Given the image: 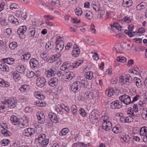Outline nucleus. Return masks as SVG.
Listing matches in <instances>:
<instances>
[{
    "label": "nucleus",
    "mask_w": 147,
    "mask_h": 147,
    "mask_svg": "<svg viewBox=\"0 0 147 147\" xmlns=\"http://www.w3.org/2000/svg\"><path fill=\"white\" fill-rule=\"evenodd\" d=\"M76 13L78 16L81 15L82 13V11L80 8L77 9L75 11Z\"/></svg>",
    "instance_id": "62"
},
{
    "label": "nucleus",
    "mask_w": 147,
    "mask_h": 147,
    "mask_svg": "<svg viewBox=\"0 0 147 147\" xmlns=\"http://www.w3.org/2000/svg\"><path fill=\"white\" fill-rule=\"evenodd\" d=\"M71 110L73 115H76L77 114V108L76 106L75 105H72L71 107Z\"/></svg>",
    "instance_id": "47"
},
{
    "label": "nucleus",
    "mask_w": 147,
    "mask_h": 147,
    "mask_svg": "<svg viewBox=\"0 0 147 147\" xmlns=\"http://www.w3.org/2000/svg\"><path fill=\"white\" fill-rule=\"evenodd\" d=\"M56 69L55 68L50 69L46 72L47 76L48 77H50L54 76L56 74Z\"/></svg>",
    "instance_id": "22"
},
{
    "label": "nucleus",
    "mask_w": 147,
    "mask_h": 147,
    "mask_svg": "<svg viewBox=\"0 0 147 147\" xmlns=\"http://www.w3.org/2000/svg\"><path fill=\"white\" fill-rule=\"evenodd\" d=\"M17 100H14L13 98H11V102H10V111L12 110H11L15 108L17 104Z\"/></svg>",
    "instance_id": "25"
},
{
    "label": "nucleus",
    "mask_w": 147,
    "mask_h": 147,
    "mask_svg": "<svg viewBox=\"0 0 147 147\" xmlns=\"http://www.w3.org/2000/svg\"><path fill=\"white\" fill-rule=\"evenodd\" d=\"M9 28L6 29L5 31L3 32V36L5 38H9Z\"/></svg>",
    "instance_id": "58"
},
{
    "label": "nucleus",
    "mask_w": 147,
    "mask_h": 147,
    "mask_svg": "<svg viewBox=\"0 0 147 147\" xmlns=\"http://www.w3.org/2000/svg\"><path fill=\"white\" fill-rule=\"evenodd\" d=\"M35 132V129L34 128H29L23 130V134L25 136L30 137L33 135Z\"/></svg>",
    "instance_id": "7"
},
{
    "label": "nucleus",
    "mask_w": 147,
    "mask_h": 147,
    "mask_svg": "<svg viewBox=\"0 0 147 147\" xmlns=\"http://www.w3.org/2000/svg\"><path fill=\"white\" fill-rule=\"evenodd\" d=\"M34 95L36 98L41 100H43L45 98V96L43 94H41L40 92L37 91L34 92Z\"/></svg>",
    "instance_id": "26"
},
{
    "label": "nucleus",
    "mask_w": 147,
    "mask_h": 147,
    "mask_svg": "<svg viewBox=\"0 0 147 147\" xmlns=\"http://www.w3.org/2000/svg\"><path fill=\"white\" fill-rule=\"evenodd\" d=\"M58 78L56 77H53L51 78L49 81V84L51 86H54L58 83Z\"/></svg>",
    "instance_id": "20"
},
{
    "label": "nucleus",
    "mask_w": 147,
    "mask_h": 147,
    "mask_svg": "<svg viewBox=\"0 0 147 147\" xmlns=\"http://www.w3.org/2000/svg\"><path fill=\"white\" fill-rule=\"evenodd\" d=\"M124 32L125 34L128 35L130 37H131L133 36V33L128 30H125Z\"/></svg>",
    "instance_id": "60"
},
{
    "label": "nucleus",
    "mask_w": 147,
    "mask_h": 147,
    "mask_svg": "<svg viewBox=\"0 0 147 147\" xmlns=\"http://www.w3.org/2000/svg\"><path fill=\"white\" fill-rule=\"evenodd\" d=\"M70 66V65L69 63L65 62L63 63L62 65L61 66L60 69L61 70L64 71L69 68Z\"/></svg>",
    "instance_id": "34"
},
{
    "label": "nucleus",
    "mask_w": 147,
    "mask_h": 147,
    "mask_svg": "<svg viewBox=\"0 0 147 147\" xmlns=\"http://www.w3.org/2000/svg\"><path fill=\"white\" fill-rule=\"evenodd\" d=\"M0 22L2 26H8L9 24L8 20L6 21L3 18H1L0 20Z\"/></svg>",
    "instance_id": "46"
},
{
    "label": "nucleus",
    "mask_w": 147,
    "mask_h": 147,
    "mask_svg": "<svg viewBox=\"0 0 147 147\" xmlns=\"http://www.w3.org/2000/svg\"><path fill=\"white\" fill-rule=\"evenodd\" d=\"M117 59L118 61L123 63L125 62L127 60L125 57L122 56L117 57Z\"/></svg>",
    "instance_id": "48"
},
{
    "label": "nucleus",
    "mask_w": 147,
    "mask_h": 147,
    "mask_svg": "<svg viewBox=\"0 0 147 147\" xmlns=\"http://www.w3.org/2000/svg\"><path fill=\"white\" fill-rule=\"evenodd\" d=\"M140 96L138 94H137L136 96H134L133 98L132 101H131V103H133L134 102L138 100H139L140 98Z\"/></svg>",
    "instance_id": "61"
},
{
    "label": "nucleus",
    "mask_w": 147,
    "mask_h": 147,
    "mask_svg": "<svg viewBox=\"0 0 147 147\" xmlns=\"http://www.w3.org/2000/svg\"><path fill=\"white\" fill-rule=\"evenodd\" d=\"M46 82L45 78L42 77H40L38 78L36 83L38 86L42 87L45 85Z\"/></svg>",
    "instance_id": "11"
},
{
    "label": "nucleus",
    "mask_w": 147,
    "mask_h": 147,
    "mask_svg": "<svg viewBox=\"0 0 147 147\" xmlns=\"http://www.w3.org/2000/svg\"><path fill=\"white\" fill-rule=\"evenodd\" d=\"M12 75L13 76V78L15 79H16L19 78L20 76V74L17 73V72L15 71L12 72Z\"/></svg>",
    "instance_id": "55"
},
{
    "label": "nucleus",
    "mask_w": 147,
    "mask_h": 147,
    "mask_svg": "<svg viewBox=\"0 0 147 147\" xmlns=\"http://www.w3.org/2000/svg\"><path fill=\"white\" fill-rule=\"evenodd\" d=\"M18 5L16 3H13L10 5V13H15L16 11L15 9H17Z\"/></svg>",
    "instance_id": "23"
},
{
    "label": "nucleus",
    "mask_w": 147,
    "mask_h": 147,
    "mask_svg": "<svg viewBox=\"0 0 147 147\" xmlns=\"http://www.w3.org/2000/svg\"><path fill=\"white\" fill-rule=\"evenodd\" d=\"M146 111V113L143 112L142 114V117L145 120H147V109H145L144 110Z\"/></svg>",
    "instance_id": "64"
},
{
    "label": "nucleus",
    "mask_w": 147,
    "mask_h": 147,
    "mask_svg": "<svg viewBox=\"0 0 147 147\" xmlns=\"http://www.w3.org/2000/svg\"><path fill=\"white\" fill-rule=\"evenodd\" d=\"M56 58L54 55L51 57L48 61V62L49 63H52L54 62L56 60Z\"/></svg>",
    "instance_id": "57"
},
{
    "label": "nucleus",
    "mask_w": 147,
    "mask_h": 147,
    "mask_svg": "<svg viewBox=\"0 0 147 147\" xmlns=\"http://www.w3.org/2000/svg\"><path fill=\"white\" fill-rule=\"evenodd\" d=\"M93 74V72L91 71L87 72L86 74L87 78L88 79H91L92 78Z\"/></svg>",
    "instance_id": "56"
},
{
    "label": "nucleus",
    "mask_w": 147,
    "mask_h": 147,
    "mask_svg": "<svg viewBox=\"0 0 147 147\" xmlns=\"http://www.w3.org/2000/svg\"><path fill=\"white\" fill-rule=\"evenodd\" d=\"M49 2L51 5L56 6H59L60 5V2L58 0H50Z\"/></svg>",
    "instance_id": "37"
},
{
    "label": "nucleus",
    "mask_w": 147,
    "mask_h": 147,
    "mask_svg": "<svg viewBox=\"0 0 147 147\" xmlns=\"http://www.w3.org/2000/svg\"><path fill=\"white\" fill-rule=\"evenodd\" d=\"M20 119H18L16 116L14 115H13L11 116L10 120L11 122L13 125H17L19 124Z\"/></svg>",
    "instance_id": "21"
},
{
    "label": "nucleus",
    "mask_w": 147,
    "mask_h": 147,
    "mask_svg": "<svg viewBox=\"0 0 147 147\" xmlns=\"http://www.w3.org/2000/svg\"><path fill=\"white\" fill-rule=\"evenodd\" d=\"M122 106V104L121 100H117L111 103V107L113 109H119Z\"/></svg>",
    "instance_id": "6"
},
{
    "label": "nucleus",
    "mask_w": 147,
    "mask_h": 147,
    "mask_svg": "<svg viewBox=\"0 0 147 147\" xmlns=\"http://www.w3.org/2000/svg\"><path fill=\"white\" fill-rule=\"evenodd\" d=\"M90 121L93 124H96L98 121V117H95L89 119Z\"/></svg>",
    "instance_id": "52"
},
{
    "label": "nucleus",
    "mask_w": 147,
    "mask_h": 147,
    "mask_svg": "<svg viewBox=\"0 0 147 147\" xmlns=\"http://www.w3.org/2000/svg\"><path fill=\"white\" fill-rule=\"evenodd\" d=\"M17 43L16 42H12L10 43V48L11 49H14L17 46Z\"/></svg>",
    "instance_id": "51"
},
{
    "label": "nucleus",
    "mask_w": 147,
    "mask_h": 147,
    "mask_svg": "<svg viewBox=\"0 0 147 147\" xmlns=\"http://www.w3.org/2000/svg\"><path fill=\"white\" fill-rule=\"evenodd\" d=\"M83 62V61H75L74 63L72 64L73 67L74 68L77 67L81 63Z\"/></svg>",
    "instance_id": "44"
},
{
    "label": "nucleus",
    "mask_w": 147,
    "mask_h": 147,
    "mask_svg": "<svg viewBox=\"0 0 147 147\" xmlns=\"http://www.w3.org/2000/svg\"><path fill=\"white\" fill-rule=\"evenodd\" d=\"M134 81L138 88H140L141 87L142 83L141 80L140 79L138 78L135 77L134 78Z\"/></svg>",
    "instance_id": "27"
},
{
    "label": "nucleus",
    "mask_w": 147,
    "mask_h": 147,
    "mask_svg": "<svg viewBox=\"0 0 147 147\" xmlns=\"http://www.w3.org/2000/svg\"><path fill=\"white\" fill-rule=\"evenodd\" d=\"M0 86H3V87H8L9 86V85L8 84H6L3 80L0 79Z\"/></svg>",
    "instance_id": "59"
},
{
    "label": "nucleus",
    "mask_w": 147,
    "mask_h": 147,
    "mask_svg": "<svg viewBox=\"0 0 147 147\" xmlns=\"http://www.w3.org/2000/svg\"><path fill=\"white\" fill-rule=\"evenodd\" d=\"M18 125L21 128L26 127L28 125V119L26 116H24L22 118L19 119Z\"/></svg>",
    "instance_id": "4"
},
{
    "label": "nucleus",
    "mask_w": 147,
    "mask_h": 147,
    "mask_svg": "<svg viewBox=\"0 0 147 147\" xmlns=\"http://www.w3.org/2000/svg\"><path fill=\"white\" fill-rule=\"evenodd\" d=\"M27 76L29 78H32L34 75L35 73L32 71H28L26 74Z\"/></svg>",
    "instance_id": "54"
},
{
    "label": "nucleus",
    "mask_w": 147,
    "mask_h": 147,
    "mask_svg": "<svg viewBox=\"0 0 147 147\" xmlns=\"http://www.w3.org/2000/svg\"><path fill=\"white\" fill-rule=\"evenodd\" d=\"M56 45L55 47L56 51L59 53L61 51L64 47V44L62 43H57L56 41Z\"/></svg>",
    "instance_id": "19"
},
{
    "label": "nucleus",
    "mask_w": 147,
    "mask_h": 147,
    "mask_svg": "<svg viewBox=\"0 0 147 147\" xmlns=\"http://www.w3.org/2000/svg\"><path fill=\"white\" fill-rule=\"evenodd\" d=\"M108 117H102L104 122L102 123V127L103 129L106 130H109L112 127V124L111 122L107 120Z\"/></svg>",
    "instance_id": "1"
},
{
    "label": "nucleus",
    "mask_w": 147,
    "mask_h": 147,
    "mask_svg": "<svg viewBox=\"0 0 147 147\" xmlns=\"http://www.w3.org/2000/svg\"><path fill=\"white\" fill-rule=\"evenodd\" d=\"M30 88L29 85L28 84L22 85L19 88V90L22 92L28 93L29 90Z\"/></svg>",
    "instance_id": "17"
},
{
    "label": "nucleus",
    "mask_w": 147,
    "mask_h": 147,
    "mask_svg": "<svg viewBox=\"0 0 147 147\" xmlns=\"http://www.w3.org/2000/svg\"><path fill=\"white\" fill-rule=\"evenodd\" d=\"M92 7L96 11H98L100 10V6L99 3L94 4L92 5Z\"/></svg>",
    "instance_id": "42"
},
{
    "label": "nucleus",
    "mask_w": 147,
    "mask_h": 147,
    "mask_svg": "<svg viewBox=\"0 0 147 147\" xmlns=\"http://www.w3.org/2000/svg\"><path fill=\"white\" fill-rule=\"evenodd\" d=\"M40 7L43 9L46 10H52L53 9V7L51 6L48 5H47L45 3H43L40 5Z\"/></svg>",
    "instance_id": "24"
},
{
    "label": "nucleus",
    "mask_w": 147,
    "mask_h": 147,
    "mask_svg": "<svg viewBox=\"0 0 147 147\" xmlns=\"http://www.w3.org/2000/svg\"><path fill=\"white\" fill-rule=\"evenodd\" d=\"M8 59H9V58L2 59V60L4 62V63L0 64V70L5 72L9 71V66L7 65H9V63L8 62Z\"/></svg>",
    "instance_id": "2"
},
{
    "label": "nucleus",
    "mask_w": 147,
    "mask_h": 147,
    "mask_svg": "<svg viewBox=\"0 0 147 147\" xmlns=\"http://www.w3.org/2000/svg\"><path fill=\"white\" fill-rule=\"evenodd\" d=\"M119 99L121 102H123L126 105L131 103L130 97L126 94L121 96L119 97Z\"/></svg>",
    "instance_id": "3"
},
{
    "label": "nucleus",
    "mask_w": 147,
    "mask_h": 147,
    "mask_svg": "<svg viewBox=\"0 0 147 147\" xmlns=\"http://www.w3.org/2000/svg\"><path fill=\"white\" fill-rule=\"evenodd\" d=\"M80 84V82L79 81L74 82L71 86V90L75 93L76 92L78 89V86Z\"/></svg>",
    "instance_id": "10"
},
{
    "label": "nucleus",
    "mask_w": 147,
    "mask_h": 147,
    "mask_svg": "<svg viewBox=\"0 0 147 147\" xmlns=\"http://www.w3.org/2000/svg\"><path fill=\"white\" fill-rule=\"evenodd\" d=\"M48 116L49 118L50 119L51 122L55 123H57L58 122L57 117L55 113H50L48 115Z\"/></svg>",
    "instance_id": "14"
},
{
    "label": "nucleus",
    "mask_w": 147,
    "mask_h": 147,
    "mask_svg": "<svg viewBox=\"0 0 147 147\" xmlns=\"http://www.w3.org/2000/svg\"><path fill=\"white\" fill-rule=\"evenodd\" d=\"M130 139V138L128 135H125L123 137H121V140L122 142H128Z\"/></svg>",
    "instance_id": "39"
},
{
    "label": "nucleus",
    "mask_w": 147,
    "mask_h": 147,
    "mask_svg": "<svg viewBox=\"0 0 147 147\" xmlns=\"http://www.w3.org/2000/svg\"><path fill=\"white\" fill-rule=\"evenodd\" d=\"M1 145L3 146H5L7 145L8 144L9 142V139H4L1 141Z\"/></svg>",
    "instance_id": "53"
},
{
    "label": "nucleus",
    "mask_w": 147,
    "mask_h": 147,
    "mask_svg": "<svg viewBox=\"0 0 147 147\" xmlns=\"http://www.w3.org/2000/svg\"><path fill=\"white\" fill-rule=\"evenodd\" d=\"M49 142V140L47 139L39 142L40 146L42 147H46Z\"/></svg>",
    "instance_id": "38"
},
{
    "label": "nucleus",
    "mask_w": 147,
    "mask_h": 147,
    "mask_svg": "<svg viewBox=\"0 0 147 147\" xmlns=\"http://www.w3.org/2000/svg\"><path fill=\"white\" fill-rule=\"evenodd\" d=\"M1 127L3 129L1 130V132L5 136H9V131L7 130V127L5 123H3L1 124Z\"/></svg>",
    "instance_id": "15"
},
{
    "label": "nucleus",
    "mask_w": 147,
    "mask_h": 147,
    "mask_svg": "<svg viewBox=\"0 0 147 147\" xmlns=\"http://www.w3.org/2000/svg\"><path fill=\"white\" fill-rule=\"evenodd\" d=\"M80 51L79 49H77V50H73L72 52V55L74 57H77L80 54Z\"/></svg>",
    "instance_id": "41"
},
{
    "label": "nucleus",
    "mask_w": 147,
    "mask_h": 147,
    "mask_svg": "<svg viewBox=\"0 0 147 147\" xmlns=\"http://www.w3.org/2000/svg\"><path fill=\"white\" fill-rule=\"evenodd\" d=\"M46 135L44 134H42L39 135L38 138L37 139L38 141V142H40L42 140L45 139Z\"/></svg>",
    "instance_id": "50"
},
{
    "label": "nucleus",
    "mask_w": 147,
    "mask_h": 147,
    "mask_svg": "<svg viewBox=\"0 0 147 147\" xmlns=\"http://www.w3.org/2000/svg\"><path fill=\"white\" fill-rule=\"evenodd\" d=\"M38 122L41 124H43L45 122V116L43 112H38L36 114Z\"/></svg>",
    "instance_id": "12"
},
{
    "label": "nucleus",
    "mask_w": 147,
    "mask_h": 147,
    "mask_svg": "<svg viewBox=\"0 0 147 147\" xmlns=\"http://www.w3.org/2000/svg\"><path fill=\"white\" fill-rule=\"evenodd\" d=\"M80 114L83 117L86 116V113L85 110L82 108H81L79 111Z\"/></svg>",
    "instance_id": "63"
},
{
    "label": "nucleus",
    "mask_w": 147,
    "mask_h": 147,
    "mask_svg": "<svg viewBox=\"0 0 147 147\" xmlns=\"http://www.w3.org/2000/svg\"><path fill=\"white\" fill-rule=\"evenodd\" d=\"M120 120L123 123H130L133 121L132 118L131 117H122L120 118Z\"/></svg>",
    "instance_id": "18"
},
{
    "label": "nucleus",
    "mask_w": 147,
    "mask_h": 147,
    "mask_svg": "<svg viewBox=\"0 0 147 147\" xmlns=\"http://www.w3.org/2000/svg\"><path fill=\"white\" fill-rule=\"evenodd\" d=\"M28 35L30 37H38V35L36 33L35 28L33 26H30L28 29Z\"/></svg>",
    "instance_id": "9"
},
{
    "label": "nucleus",
    "mask_w": 147,
    "mask_h": 147,
    "mask_svg": "<svg viewBox=\"0 0 147 147\" xmlns=\"http://www.w3.org/2000/svg\"><path fill=\"white\" fill-rule=\"evenodd\" d=\"M26 69L25 66L22 65H19L17 67L16 70L17 71L20 73L24 72Z\"/></svg>",
    "instance_id": "29"
},
{
    "label": "nucleus",
    "mask_w": 147,
    "mask_h": 147,
    "mask_svg": "<svg viewBox=\"0 0 147 147\" xmlns=\"http://www.w3.org/2000/svg\"><path fill=\"white\" fill-rule=\"evenodd\" d=\"M16 16L22 20H26L27 17L26 9H24L22 10L18 11L16 13Z\"/></svg>",
    "instance_id": "8"
},
{
    "label": "nucleus",
    "mask_w": 147,
    "mask_h": 147,
    "mask_svg": "<svg viewBox=\"0 0 147 147\" xmlns=\"http://www.w3.org/2000/svg\"><path fill=\"white\" fill-rule=\"evenodd\" d=\"M132 3L131 0H123L122 4L124 7H129L131 5Z\"/></svg>",
    "instance_id": "28"
},
{
    "label": "nucleus",
    "mask_w": 147,
    "mask_h": 147,
    "mask_svg": "<svg viewBox=\"0 0 147 147\" xmlns=\"http://www.w3.org/2000/svg\"><path fill=\"white\" fill-rule=\"evenodd\" d=\"M34 104L40 107H44L46 105L45 103L43 102L41 100L35 102Z\"/></svg>",
    "instance_id": "43"
},
{
    "label": "nucleus",
    "mask_w": 147,
    "mask_h": 147,
    "mask_svg": "<svg viewBox=\"0 0 147 147\" xmlns=\"http://www.w3.org/2000/svg\"><path fill=\"white\" fill-rule=\"evenodd\" d=\"M11 19V21L10 22H11L13 24H19V21L18 19L15 18L13 16H10V19Z\"/></svg>",
    "instance_id": "36"
},
{
    "label": "nucleus",
    "mask_w": 147,
    "mask_h": 147,
    "mask_svg": "<svg viewBox=\"0 0 147 147\" xmlns=\"http://www.w3.org/2000/svg\"><path fill=\"white\" fill-rule=\"evenodd\" d=\"M29 63L30 66L32 68H37L38 67L39 65L38 61L36 59L34 58L31 59Z\"/></svg>",
    "instance_id": "13"
},
{
    "label": "nucleus",
    "mask_w": 147,
    "mask_h": 147,
    "mask_svg": "<svg viewBox=\"0 0 147 147\" xmlns=\"http://www.w3.org/2000/svg\"><path fill=\"white\" fill-rule=\"evenodd\" d=\"M54 43L53 41H49L45 45V48L46 50L50 51L54 48Z\"/></svg>",
    "instance_id": "16"
},
{
    "label": "nucleus",
    "mask_w": 147,
    "mask_h": 147,
    "mask_svg": "<svg viewBox=\"0 0 147 147\" xmlns=\"http://www.w3.org/2000/svg\"><path fill=\"white\" fill-rule=\"evenodd\" d=\"M86 18L88 20L92 19L93 17L92 13L90 11H87L85 13Z\"/></svg>",
    "instance_id": "32"
},
{
    "label": "nucleus",
    "mask_w": 147,
    "mask_h": 147,
    "mask_svg": "<svg viewBox=\"0 0 147 147\" xmlns=\"http://www.w3.org/2000/svg\"><path fill=\"white\" fill-rule=\"evenodd\" d=\"M132 120L133 121L134 120V121H138L139 120L140 118V115L139 114H136L135 115L134 113H132Z\"/></svg>",
    "instance_id": "35"
},
{
    "label": "nucleus",
    "mask_w": 147,
    "mask_h": 147,
    "mask_svg": "<svg viewBox=\"0 0 147 147\" xmlns=\"http://www.w3.org/2000/svg\"><path fill=\"white\" fill-rule=\"evenodd\" d=\"M125 83L126 84L129 85V83H131L132 78L129 74L126 75L125 76Z\"/></svg>",
    "instance_id": "40"
},
{
    "label": "nucleus",
    "mask_w": 147,
    "mask_h": 147,
    "mask_svg": "<svg viewBox=\"0 0 147 147\" xmlns=\"http://www.w3.org/2000/svg\"><path fill=\"white\" fill-rule=\"evenodd\" d=\"M21 30L20 29H18L17 32L19 36V38L21 39H24L25 37L24 33L25 32L24 31H21Z\"/></svg>",
    "instance_id": "33"
},
{
    "label": "nucleus",
    "mask_w": 147,
    "mask_h": 147,
    "mask_svg": "<svg viewBox=\"0 0 147 147\" xmlns=\"http://www.w3.org/2000/svg\"><path fill=\"white\" fill-rule=\"evenodd\" d=\"M68 132V129L66 128L63 129L59 133V135L61 136H65Z\"/></svg>",
    "instance_id": "45"
},
{
    "label": "nucleus",
    "mask_w": 147,
    "mask_h": 147,
    "mask_svg": "<svg viewBox=\"0 0 147 147\" xmlns=\"http://www.w3.org/2000/svg\"><path fill=\"white\" fill-rule=\"evenodd\" d=\"M147 6L146 3L145 2H142L138 4L136 7L137 10H140L144 9Z\"/></svg>",
    "instance_id": "30"
},
{
    "label": "nucleus",
    "mask_w": 147,
    "mask_h": 147,
    "mask_svg": "<svg viewBox=\"0 0 147 147\" xmlns=\"http://www.w3.org/2000/svg\"><path fill=\"white\" fill-rule=\"evenodd\" d=\"M30 54L29 53L25 54L21 56V59L23 61H25L26 60H28L29 59L30 57Z\"/></svg>",
    "instance_id": "31"
},
{
    "label": "nucleus",
    "mask_w": 147,
    "mask_h": 147,
    "mask_svg": "<svg viewBox=\"0 0 147 147\" xmlns=\"http://www.w3.org/2000/svg\"><path fill=\"white\" fill-rule=\"evenodd\" d=\"M147 127H146L141 128L140 131V134L141 135H144L147 132Z\"/></svg>",
    "instance_id": "49"
},
{
    "label": "nucleus",
    "mask_w": 147,
    "mask_h": 147,
    "mask_svg": "<svg viewBox=\"0 0 147 147\" xmlns=\"http://www.w3.org/2000/svg\"><path fill=\"white\" fill-rule=\"evenodd\" d=\"M63 78L65 81H67L71 80L74 76V74L72 72H68L62 74Z\"/></svg>",
    "instance_id": "5"
}]
</instances>
